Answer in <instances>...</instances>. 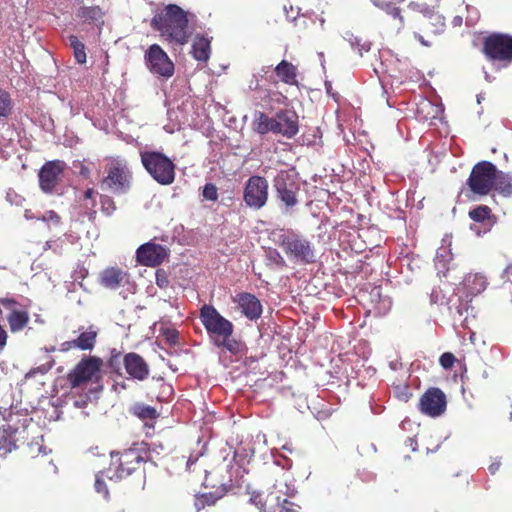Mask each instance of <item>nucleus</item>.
Masks as SVG:
<instances>
[{
    "label": "nucleus",
    "instance_id": "16",
    "mask_svg": "<svg viewBox=\"0 0 512 512\" xmlns=\"http://www.w3.org/2000/svg\"><path fill=\"white\" fill-rule=\"evenodd\" d=\"M274 187L278 198L287 206L294 207L298 203V185L287 171H280L274 179Z\"/></svg>",
    "mask_w": 512,
    "mask_h": 512
},
{
    "label": "nucleus",
    "instance_id": "35",
    "mask_svg": "<svg viewBox=\"0 0 512 512\" xmlns=\"http://www.w3.org/2000/svg\"><path fill=\"white\" fill-rule=\"evenodd\" d=\"M37 219L53 226H58L61 223V217L53 210L44 212L41 216L37 217Z\"/></svg>",
    "mask_w": 512,
    "mask_h": 512
},
{
    "label": "nucleus",
    "instance_id": "9",
    "mask_svg": "<svg viewBox=\"0 0 512 512\" xmlns=\"http://www.w3.org/2000/svg\"><path fill=\"white\" fill-rule=\"evenodd\" d=\"M496 177V166L489 161H480L473 166L467 185L474 194L486 196L493 190Z\"/></svg>",
    "mask_w": 512,
    "mask_h": 512
},
{
    "label": "nucleus",
    "instance_id": "1",
    "mask_svg": "<svg viewBox=\"0 0 512 512\" xmlns=\"http://www.w3.org/2000/svg\"><path fill=\"white\" fill-rule=\"evenodd\" d=\"M199 318L214 346L232 355H240L246 351L245 343L233 336V323L223 317L214 306L204 304L200 308Z\"/></svg>",
    "mask_w": 512,
    "mask_h": 512
},
{
    "label": "nucleus",
    "instance_id": "58",
    "mask_svg": "<svg viewBox=\"0 0 512 512\" xmlns=\"http://www.w3.org/2000/svg\"><path fill=\"white\" fill-rule=\"evenodd\" d=\"M226 492H227V490L224 489V492L221 495H218V498H221Z\"/></svg>",
    "mask_w": 512,
    "mask_h": 512
},
{
    "label": "nucleus",
    "instance_id": "11",
    "mask_svg": "<svg viewBox=\"0 0 512 512\" xmlns=\"http://www.w3.org/2000/svg\"><path fill=\"white\" fill-rule=\"evenodd\" d=\"M144 60L152 74L164 79H169L173 76L175 71L174 63L160 45H150L145 52Z\"/></svg>",
    "mask_w": 512,
    "mask_h": 512
},
{
    "label": "nucleus",
    "instance_id": "24",
    "mask_svg": "<svg viewBox=\"0 0 512 512\" xmlns=\"http://www.w3.org/2000/svg\"><path fill=\"white\" fill-rule=\"evenodd\" d=\"M129 411L131 415L139 418L148 427H153V423L159 417V413L153 406L144 403H135Z\"/></svg>",
    "mask_w": 512,
    "mask_h": 512
},
{
    "label": "nucleus",
    "instance_id": "29",
    "mask_svg": "<svg viewBox=\"0 0 512 512\" xmlns=\"http://www.w3.org/2000/svg\"><path fill=\"white\" fill-rule=\"evenodd\" d=\"M13 106L11 95L0 87V118H9L12 115Z\"/></svg>",
    "mask_w": 512,
    "mask_h": 512
},
{
    "label": "nucleus",
    "instance_id": "27",
    "mask_svg": "<svg viewBox=\"0 0 512 512\" xmlns=\"http://www.w3.org/2000/svg\"><path fill=\"white\" fill-rule=\"evenodd\" d=\"M77 16L89 24H103L104 12L99 6L81 7Z\"/></svg>",
    "mask_w": 512,
    "mask_h": 512
},
{
    "label": "nucleus",
    "instance_id": "32",
    "mask_svg": "<svg viewBox=\"0 0 512 512\" xmlns=\"http://www.w3.org/2000/svg\"><path fill=\"white\" fill-rule=\"evenodd\" d=\"M55 364V361L52 357H48V360L37 366V367H34L32 369H30L26 374H25V379H29V378H33L35 377L37 374H40V375H45L46 373H48L52 367L54 366Z\"/></svg>",
    "mask_w": 512,
    "mask_h": 512
},
{
    "label": "nucleus",
    "instance_id": "53",
    "mask_svg": "<svg viewBox=\"0 0 512 512\" xmlns=\"http://www.w3.org/2000/svg\"><path fill=\"white\" fill-rule=\"evenodd\" d=\"M500 467V463L497 462V463H492L490 466H489V471L491 474H495L497 472V470L499 469Z\"/></svg>",
    "mask_w": 512,
    "mask_h": 512
},
{
    "label": "nucleus",
    "instance_id": "41",
    "mask_svg": "<svg viewBox=\"0 0 512 512\" xmlns=\"http://www.w3.org/2000/svg\"><path fill=\"white\" fill-rule=\"evenodd\" d=\"M455 362L456 357L451 352H445L439 358V363L444 369H451Z\"/></svg>",
    "mask_w": 512,
    "mask_h": 512
},
{
    "label": "nucleus",
    "instance_id": "26",
    "mask_svg": "<svg viewBox=\"0 0 512 512\" xmlns=\"http://www.w3.org/2000/svg\"><path fill=\"white\" fill-rule=\"evenodd\" d=\"M10 331L17 333L22 331L29 323L30 316L27 310L19 309L10 312L6 318Z\"/></svg>",
    "mask_w": 512,
    "mask_h": 512
},
{
    "label": "nucleus",
    "instance_id": "49",
    "mask_svg": "<svg viewBox=\"0 0 512 512\" xmlns=\"http://www.w3.org/2000/svg\"><path fill=\"white\" fill-rule=\"evenodd\" d=\"M7 337H8L7 332L5 331L3 326L0 324V348L1 349L6 345Z\"/></svg>",
    "mask_w": 512,
    "mask_h": 512
},
{
    "label": "nucleus",
    "instance_id": "19",
    "mask_svg": "<svg viewBox=\"0 0 512 512\" xmlns=\"http://www.w3.org/2000/svg\"><path fill=\"white\" fill-rule=\"evenodd\" d=\"M96 339L97 332L94 330H88L82 332L76 339L61 343L59 351L68 352L73 349L91 351L95 347Z\"/></svg>",
    "mask_w": 512,
    "mask_h": 512
},
{
    "label": "nucleus",
    "instance_id": "56",
    "mask_svg": "<svg viewBox=\"0 0 512 512\" xmlns=\"http://www.w3.org/2000/svg\"><path fill=\"white\" fill-rule=\"evenodd\" d=\"M258 86H259V82H258V80L256 79V80H255V84L253 85V81H252V82L250 83V85H249V88H250L251 90H256V89L258 88Z\"/></svg>",
    "mask_w": 512,
    "mask_h": 512
},
{
    "label": "nucleus",
    "instance_id": "8",
    "mask_svg": "<svg viewBox=\"0 0 512 512\" xmlns=\"http://www.w3.org/2000/svg\"><path fill=\"white\" fill-rule=\"evenodd\" d=\"M106 176L101 181V188L116 195L125 194L130 190L132 173L127 162L120 158H108L105 165Z\"/></svg>",
    "mask_w": 512,
    "mask_h": 512
},
{
    "label": "nucleus",
    "instance_id": "54",
    "mask_svg": "<svg viewBox=\"0 0 512 512\" xmlns=\"http://www.w3.org/2000/svg\"><path fill=\"white\" fill-rule=\"evenodd\" d=\"M415 37L423 44L424 46H430V43L424 39V37L420 34H415Z\"/></svg>",
    "mask_w": 512,
    "mask_h": 512
},
{
    "label": "nucleus",
    "instance_id": "52",
    "mask_svg": "<svg viewBox=\"0 0 512 512\" xmlns=\"http://www.w3.org/2000/svg\"><path fill=\"white\" fill-rule=\"evenodd\" d=\"M94 194H95L94 189H92V188H88V189L85 191V193H84V197H85L86 199H92V198L94 197Z\"/></svg>",
    "mask_w": 512,
    "mask_h": 512
},
{
    "label": "nucleus",
    "instance_id": "33",
    "mask_svg": "<svg viewBox=\"0 0 512 512\" xmlns=\"http://www.w3.org/2000/svg\"><path fill=\"white\" fill-rule=\"evenodd\" d=\"M472 293H480L487 287V280L480 274H475L467 279Z\"/></svg>",
    "mask_w": 512,
    "mask_h": 512
},
{
    "label": "nucleus",
    "instance_id": "15",
    "mask_svg": "<svg viewBox=\"0 0 512 512\" xmlns=\"http://www.w3.org/2000/svg\"><path fill=\"white\" fill-rule=\"evenodd\" d=\"M66 168L62 160L47 161L39 170V186L45 193H52L61 181V176Z\"/></svg>",
    "mask_w": 512,
    "mask_h": 512
},
{
    "label": "nucleus",
    "instance_id": "20",
    "mask_svg": "<svg viewBox=\"0 0 512 512\" xmlns=\"http://www.w3.org/2000/svg\"><path fill=\"white\" fill-rule=\"evenodd\" d=\"M237 302L242 313L250 320L258 319L262 314V305L259 299L247 292L237 295Z\"/></svg>",
    "mask_w": 512,
    "mask_h": 512
},
{
    "label": "nucleus",
    "instance_id": "6",
    "mask_svg": "<svg viewBox=\"0 0 512 512\" xmlns=\"http://www.w3.org/2000/svg\"><path fill=\"white\" fill-rule=\"evenodd\" d=\"M103 360L98 356H84L66 375L71 390L99 384L102 379Z\"/></svg>",
    "mask_w": 512,
    "mask_h": 512
},
{
    "label": "nucleus",
    "instance_id": "28",
    "mask_svg": "<svg viewBox=\"0 0 512 512\" xmlns=\"http://www.w3.org/2000/svg\"><path fill=\"white\" fill-rule=\"evenodd\" d=\"M498 193L504 197L512 196V176L497 170V177L494 183V187Z\"/></svg>",
    "mask_w": 512,
    "mask_h": 512
},
{
    "label": "nucleus",
    "instance_id": "4",
    "mask_svg": "<svg viewBox=\"0 0 512 512\" xmlns=\"http://www.w3.org/2000/svg\"><path fill=\"white\" fill-rule=\"evenodd\" d=\"M277 243L283 249L287 257L303 264L316 262V248L310 239L300 232L292 229L281 230Z\"/></svg>",
    "mask_w": 512,
    "mask_h": 512
},
{
    "label": "nucleus",
    "instance_id": "46",
    "mask_svg": "<svg viewBox=\"0 0 512 512\" xmlns=\"http://www.w3.org/2000/svg\"><path fill=\"white\" fill-rule=\"evenodd\" d=\"M165 336L169 343L175 344L178 341L179 333L176 329H168L165 332Z\"/></svg>",
    "mask_w": 512,
    "mask_h": 512
},
{
    "label": "nucleus",
    "instance_id": "51",
    "mask_svg": "<svg viewBox=\"0 0 512 512\" xmlns=\"http://www.w3.org/2000/svg\"><path fill=\"white\" fill-rule=\"evenodd\" d=\"M371 2L375 6L382 8V7H387L390 2H393V0H371Z\"/></svg>",
    "mask_w": 512,
    "mask_h": 512
},
{
    "label": "nucleus",
    "instance_id": "47",
    "mask_svg": "<svg viewBox=\"0 0 512 512\" xmlns=\"http://www.w3.org/2000/svg\"><path fill=\"white\" fill-rule=\"evenodd\" d=\"M268 96L275 102L282 104L287 101V97L280 92H269Z\"/></svg>",
    "mask_w": 512,
    "mask_h": 512
},
{
    "label": "nucleus",
    "instance_id": "30",
    "mask_svg": "<svg viewBox=\"0 0 512 512\" xmlns=\"http://www.w3.org/2000/svg\"><path fill=\"white\" fill-rule=\"evenodd\" d=\"M68 40L71 48L73 49V54L76 62L79 64L86 63L87 57L84 43H82L75 35H70L68 37Z\"/></svg>",
    "mask_w": 512,
    "mask_h": 512
},
{
    "label": "nucleus",
    "instance_id": "13",
    "mask_svg": "<svg viewBox=\"0 0 512 512\" xmlns=\"http://www.w3.org/2000/svg\"><path fill=\"white\" fill-rule=\"evenodd\" d=\"M24 456L27 459L35 460V466L48 472L56 473L57 467L53 463L51 450L44 445L42 436L35 438L27 443L23 449Z\"/></svg>",
    "mask_w": 512,
    "mask_h": 512
},
{
    "label": "nucleus",
    "instance_id": "43",
    "mask_svg": "<svg viewBox=\"0 0 512 512\" xmlns=\"http://www.w3.org/2000/svg\"><path fill=\"white\" fill-rule=\"evenodd\" d=\"M284 11L286 13V17L287 19L291 20V21H294L295 22V26H298L299 24L303 25V26H306V21L305 19H300L298 18V15H299V9L296 11L295 14H293V7L290 6V11L287 9L286 6H284Z\"/></svg>",
    "mask_w": 512,
    "mask_h": 512
},
{
    "label": "nucleus",
    "instance_id": "31",
    "mask_svg": "<svg viewBox=\"0 0 512 512\" xmlns=\"http://www.w3.org/2000/svg\"><path fill=\"white\" fill-rule=\"evenodd\" d=\"M490 215L491 209L486 205H479L469 212V217L475 222H484Z\"/></svg>",
    "mask_w": 512,
    "mask_h": 512
},
{
    "label": "nucleus",
    "instance_id": "45",
    "mask_svg": "<svg viewBox=\"0 0 512 512\" xmlns=\"http://www.w3.org/2000/svg\"><path fill=\"white\" fill-rule=\"evenodd\" d=\"M0 305L8 309L10 312L13 310H19L17 308L19 303L13 298H0Z\"/></svg>",
    "mask_w": 512,
    "mask_h": 512
},
{
    "label": "nucleus",
    "instance_id": "5",
    "mask_svg": "<svg viewBox=\"0 0 512 512\" xmlns=\"http://www.w3.org/2000/svg\"><path fill=\"white\" fill-rule=\"evenodd\" d=\"M146 451L139 447H130L121 452L111 453V461L106 469V476L110 480H121L138 470L145 461Z\"/></svg>",
    "mask_w": 512,
    "mask_h": 512
},
{
    "label": "nucleus",
    "instance_id": "36",
    "mask_svg": "<svg viewBox=\"0 0 512 512\" xmlns=\"http://www.w3.org/2000/svg\"><path fill=\"white\" fill-rule=\"evenodd\" d=\"M202 196L205 200L217 201L218 200V188L213 183L205 184L202 192Z\"/></svg>",
    "mask_w": 512,
    "mask_h": 512
},
{
    "label": "nucleus",
    "instance_id": "39",
    "mask_svg": "<svg viewBox=\"0 0 512 512\" xmlns=\"http://www.w3.org/2000/svg\"><path fill=\"white\" fill-rule=\"evenodd\" d=\"M396 397L403 402H408L412 397V391L408 385H399L395 388Z\"/></svg>",
    "mask_w": 512,
    "mask_h": 512
},
{
    "label": "nucleus",
    "instance_id": "22",
    "mask_svg": "<svg viewBox=\"0 0 512 512\" xmlns=\"http://www.w3.org/2000/svg\"><path fill=\"white\" fill-rule=\"evenodd\" d=\"M191 54L195 60L207 62L211 54V39L197 34L192 42Z\"/></svg>",
    "mask_w": 512,
    "mask_h": 512
},
{
    "label": "nucleus",
    "instance_id": "37",
    "mask_svg": "<svg viewBox=\"0 0 512 512\" xmlns=\"http://www.w3.org/2000/svg\"><path fill=\"white\" fill-rule=\"evenodd\" d=\"M100 202L101 210L105 215L110 216L116 210L115 202L110 196H102Z\"/></svg>",
    "mask_w": 512,
    "mask_h": 512
},
{
    "label": "nucleus",
    "instance_id": "55",
    "mask_svg": "<svg viewBox=\"0 0 512 512\" xmlns=\"http://www.w3.org/2000/svg\"><path fill=\"white\" fill-rule=\"evenodd\" d=\"M274 253H275V256H276V257H277V259H278V260H277V263H278V264H284V260H283V258L281 257V255H280L277 251H274Z\"/></svg>",
    "mask_w": 512,
    "mask_h": 512
},
{
    "label": "nucleus",
    "instance_id": "17",
    "mask_svg": "<svg viewBox=\"0 0 512 512\" xmlns=\"http://www.w3.org/2000/svg\"><path fill=\"white\" fill-rule=\"evenodd\" d=\"M168 256V250L165 246L154 242H148L141 245L136 251L137 261L149 267L160 265Z\"/></svg>",
    "mask_w": 512,
    "mask_h": 512
},
{
    "label": "nucleus",
    "instance_id": "2",
    "mask_svg": "<svg viewBox=\"0 0 512 512\" xmlns=\"http://www.w3.org/2000/svg\"><path fill=\"white\" fill-rule=\"evenodd\" d=\"M187 12L176 4H169L151 19V27L169 44L184 46L191 37Z\"/></svg>",
    "mask_w": 512,
    "mask_h": 512
},
{
    "label": "nucleus",
    "instance_id": "44",
    "mask_svg": "<svg viewBox=\"0 0 512 512\" xmlns=\"http://www.w3.org/2000/svg\"><path fill=\"white\" fill-rule=\"evenodd\" d=\"M156 284L161 289L168 287L169 279L167 273L164 270L156 271Z\"/></svg>",
    "mask_w": 512,
    "mask_h": 512
},
{
    "label": "nucleus",
    "instance_id": "23",
    "mask_svg": "<svg viewBox=\"0 0 512 512\" xmlns=\"http://www.w3.org/2000/svg\"><path fill=\"white\" fill-rule=\"evenodd\" d=\"M276 76L284 84L293 86L298 85V68L287 60H282L274 69Z\"/></svg>",
    "mask_w": 512,
    "mask_h": 512
},
{
    "label": "nucleus",
    "instance_id": "21",
    "mask_svg": "<svg viewBox=\"0 0 512 512\" xmlns=\"http://www.w3.org/2000/svg\"><path fill=\"white\" fill-rule=\"evenodd\" d=\"M128 274L119 267H108L100 273V284L115 290L127 282Z\"/></svg>",
    "mask_w": 512,
    "mask_h": 512
},
{
    "label": "nucleus",
    "instance_id": "10",
    "mask_svg": "<svg viewBox=\"0 0 512 512\" xmlns=\"http://www.w3.org/2000/svg\"><path fill=\"white\" fill-rule=\"evenodd\" d=\"M482 53L489 61L512 63V35L491 33L483 39Z\"/></svg>",
    "mask_w": 512,
    "mask_h": 512
},
{
    "label": "nucleus",
    "instance_id": "50",
    "mask_svg": "<svg viewBox=\"0 0 512 512\" xmlns=\"http://www.w3.org/2000/svg\"><path fill=\"white\" fill-rule=\"evenodd\" d=\"M3 448L5 452H10L12 449L16 448V445L11 440L8 441L5 439V443L0 447V449Z\"/></svg>",
    "mask_w": 512,
    "mask_h": 512
},
{
    "label": "nucleus",
    "instance_id": "18",
    "mask_svg": "<svg viewBox=\"0 0 512 512\" xmlns=\"http://www.w3.org/2000/svg\"><path fill=\"white\" fill-rule=\"evenodd\" d=\"M123 365L126 373L134 380L145 381L150 374L148 363L135 352L127 353L123 357Z\"/></svg>",
    "mask_w": 512,
    "mask_h": 512
},
{
    "label": "nucleus",
    "instance_id": "12",
    "mask_svg": "<svg viewBox=\"0 0 512 512\" xmlns=\"http://www.w3.org/2000/svg\"><path fill=\"white\" fill-rule=\"evenodd\" d=\"M269 197V184L266 178L253 175L248 178L243 191V201L246 206L259 210L263 208Z\"/></svg>",
    "mask_w": 512,
    "mask_h": 512
},
{
    "label": "nucleus",
    "instance_id": "14",
    "mask_svg": "<svg viewBox=\"0 0 512 512\" xmlns=\"http://www.w3.org/2000/svg\"><path fill=\"white\" fill-rule=\"evenodd\" d=\"M446 407V395L437 387L428 388L418 403L419 411L432 418L441 416L446 411Z\"/></svg>",
    "mask_w": 512,
    "mask_h": 512
},
{
    "label": "nucleus",
    "instance_id": "59",
    "mask_svg": "<svg viewBox=\"0 0 512 512\" xmlns=\"http://www.w3.org/2000/svg\"><path fill=\"white\" fill-rule=\"evenodd\" d=\"M191 463H193V460H189V461L187 462V465L189 466Z\"/></svg>",
    "mask_w": 512,
    "mask_h": 512
},
{
    "label": "nucleus",
    "instance_id": "34",
    "mask_svg": "<svg viewBox=\"0 0 512 512\" xmlns=\"http://www.w3.org/2000/svg\"><path fill=\"white\" fill-rule=\"evenodd\" d=\"M104 478H107L106 476V470L99 472L96 475L95 478V489L98 493L102 494L104 498L109 497V491L107 489L106 483L104 481Z\"/></svg>",
    "mask_w": 512,
    "mask_h": 512
},
{
    "label": "nucleus",
    "instance_id": "38",
    "mask_svg": "<svg viewBox=\"0 0 512 512\" xmlns=\"http://www.w3.org/2000/svg\"><path fill=\"white\" fill-rule=\"evenodd\" d=\"M249 503L255 505L259 512L265 511L266 502L263 498V494L257 491H253L249 497Z\"/></svg>",
    "mask_w": 512,
    "mask_h": 512
},
{
    "label": "nucleus",
    "instance_id": "7",
    "mask_svg": "<svg viewBox=\"0 0 512 512\" xmlns=\"http://www.w3.org/2000/svg\"><path fill=\"white\" fill-rule=\"evenodd\" d=\"M141 163L148 174L160 185H170L176 176L175 163L159 151H143L140 153Z\"/></svg>",
    "mask_w": 512,
    "mask_h": 512
},
{
    "label": "nucleus",
    "instance_id": "25",
    "mask_svg": "<svg viewBox=\"0 0 512 512\" xmlns=\"http://www.w3.org/2000/svg\"><path fill=\"white\" fill-rule=\"evenodd\" d=\"M420 25V30L426 35H436L444 30L445 22L438 13H430L423 16Z\"/></svg>",
    "mask_w": 512,
    "mask_h": 512
},
{
    "label": "nucleus",
    "instance_id": "42",
    "mask_svg": "<svg viewBox=\"0 0 512 512\" xmlns=\"http://www.w3.org/2000/svg\"><path fill=\"white\" fill-rule=\"evenodd\" d=\"M278 512H300V507L293 502L284 499L282 503L278 505Z\"/></svg>",
    "mask_w": 512,
    "mask_h": 512
},
{
    "label": "nucleus",
    "instance_id": "40",
    "mask_svg": "<svg viewBox=\"0 0 512 512\" xmlns=\"http://www.w3.org/2000/svg\"><path fill=\"white\" fill-rule=\"evenodd\" d=\"M384 11L388 15H390L394 20L399 21V27L403 25V18L401 16V10L400 8L396 7L393 2H390L387 7H382Z\"/></svg>",
    "mask_w": 512,
    "mask_h": 512
},
{
    "label": "nucleus",
    "instance_id": "57",
    "mask_svg": "<svg viewBox=\"0 0 512 512\" xmlns=\"http://www.w3.org/2000/svg\"><path fill=\"white\" fill-rule=\"evenodd\" d=\"M4 433H5V430H3V431H1V430H0V438H3V437H4V436H3V434H4Z\"/></svg>",
    "mask_w": 512,
    "mask_h": 512
},
{
    "label": "nucleus",
    "instance_id": "3",
    "mask_svg": "<svg viewBox=\"0 0 512 512\" xmlns=\"http://www.w3.org/2000/svg\"><path fill=\"white\" fill-rule=\"evenodd\" d=\"M251 128L260 136L273 133L291 139L299 132V117L293 109H280L273 116L256 111Z\"/></svg>",
    "mask_w": 512,
    "mask_h": 512
},
{
    "label": "nucleus",
    "instance_id": "48",
    "mask_svg": "<svg viewBox=\"0 0 512 512\" xmlns=\"http://www.w3.org/2000/svg\"><path fill=\"white\" fill-rule=\"evenodd\" d=\"M353 47H354V49L357 50V52L360 56L363 55V51L368 52L371 48L370 43H364L362 45H360L359 43H356V45L355 46L353 45Z\"/></svg>",
    "mask_w": 512,
    "mask_h": 512
}]
</instances>
